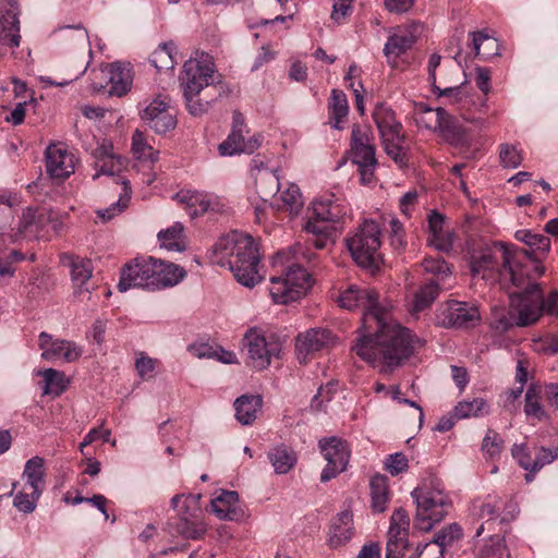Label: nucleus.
I'll use <instances>...</instances> for the list:
<instances>
[{
    "label": "nucleus",
    "mask_w": 558,
    "mask_h": 558,
    "mask_svg": "<svg viewBox=\"0 0 558 558\" xmlns=\"http://www.w3.org/2000/svg\"><path fill=\"white\" fill-rule=\"evenodd\" d=\"M409 558H444V550L437 542H428L416 547V553Z\"/></svg>",
    "instance_id": "nucleus-64"
},
{
    "label": "nucleus",
    "mask_w": 558,
    "mask_h": 558,
    "mask_svg": "<svg viewBox=\"0 0 558 558\" xmlns=\"http://www.w3.org/2000/svg\"><path fill=\"white\" fill-rule=\"evenodd\" d=\"M445 216L433 210L427 217V243L439 252H450L453 247L454 232L445 229Z\"/></svg>",
    "instance_id": "nucleus-24"
},
{
    "label": "nucleus",
    "mask_w": 558,
    "mask_h": 558,
    "mask_svg": "<svg viewBox=\"0 0 558 558\" xmlns=\"http://www.w3.org/2000/svg\"><path fill=\"white\" fill-rule=\"evenodd\" d=\"M251 365L256 369L267 368L274 356L280 352V344L275 339H267L257 327L250 328L244 335Z\"/></svg>",
    "instance_id": "nucleus-14"
},
{
    "label": "nucleus",
    "mask_w": 558,
    "mask_h": 558,
    "mask_svg": "<svg viewBox=\"0 0 558 558\" xmlns=\"http://www.w3.org/2000/svg\"><path fill=\"white\" fill-rule=\"evenodd\" d=\"M141 117L158 134H165L177 125L174 109L160 97L153 99Z\"/></svg>",
    "instance_id": "nucleus-17"
},
{
    "label": "nucleus",
    "mask_w": 558,
    "mask_h": 558,
    "mask_svg": "<svg viewBox=\"0 0 558 558\" xmlns=\"http://www.w3.org/2000/svg\"><path fill=\"white\" fill-rule=\"evenodd\" d=\"M389 240L395 250H403L407 245L405 231L403 225L397 219L391 218L389 221Z\"/></svg>",
    "instance_id": "nucleus-62"
},
{
    "label": "nucleus",
    "mask_w": 558,
    "mask_h": 558,
    "mask_svg": "<svg viewBox=\"0 0 558 558\" xmlns=\"http://www.w3.org/2000/svg\"><path fill=\"white\" fill-rule=\"evenodd\" d=\"M267 457L275 470V473L279 475L289 473L298 462L296 452L284 445L271 448L268 451Z\"/></svg>",
    "instance_id": "nucleus-35"
},
{
    "label": "nucleus",
    "mask_w": 558,
    "mask_h": 558,
    "mask_svg": "<svg viewBox=\"0 0 558 558\" xmlns=\"http://www.w3.org/2000/svg\"><path fill=\"white\" fill-rule=\"evenodd\" d=\"M345 245L353 260L363 268H378L383 263L380 253L381 229L372 220H364L345 238Z\"/></svg>",
    "instance_id": "nucleus-8"
},
{
    "label": "nucleus",
    "mask_w": 558,
    "mask_h": 558,
    "mask_svg": "<svg viewBox=\"0 0 558 558\" xmlns=\"http://www.w3.org/2000/svg\"><path fill=\"white\" fill-rule=\"evenodd\" d=\"M462 536V530L461 527L453 523L446 527H444L441 531H439L433 542H437L439 544L440 548L445 551V548L447 546H450L453 542L460 539Z\"/></svg>",
    "instance_id": "nucleus-61"
},
{
    "label": "nucleus",
    "mask_w": 558,
    "mask_h": 558,
    "mask_svg": "<svg viewBox=\"0 0 558 558\" xmlns=\"http://www.w3.org/2000/svg\"><path fill=\"white\" fill-rule=\"evenodd\" d=\"M177 48L172 41L160 44L150 56V63L158 70H171L174 68Z\"/></svg>",
    "instance_id": "nucleus-44"
},
{
    "label": "nucleus",
    "mask_w": 558,
    "mask_h": 558,
    "mask_svg": "<svg viewBox=\"0 0 558 558\" xmlns=\"http://www.w3.org/2000/svg\"><path fill=\"white\" fill-rule=\"evenodd\" d=\"M39 374L45 380V395L60 396L66 389L69 381L66 380L63 372H59L53 368H47L39 372Z\"/></svg>",
    "instance_id": "nucleus-48"
},
{
    "label": "nucleus",
    "mask_w": 558,
    "mask_h": 558,
    "mask_svg": "<svg viewBox=\"0 0 558 558\" xmlns=\"http://www.w3.org/2000/svg\"><path fill=\"white\" fill-rule=\"evenodd\" d=\"M199 494H181L171 499L178 520L171 523L173 532L187 539H199L207 532V524L202 520Z\"/></svg>",
    "instance_id": "nucleus-9"
},
{
    "label": "nucleus",
    "mask_w": 558,
    "mask_h": 558,
    "mask_svg": "<svg viewBox=\"0 0 558 558\" xmlns=\"http://www.w3.org/2000/svg\"><path fill=\"white\" fill-rule=\"evenodd\" d=\"M38 338L41 357L46 361L56 362L62 360L71 363L76 361L82 354L81 349L72 341L54 339L46 331L40 332Z\"/></svg>",
    "instance_id": "nucleus-16"
},
{
    "label": "nucleus",
    "mask_w": 558,
    "mask_h": 558,
    "mask_svg": "<svg viewBox=\"0 0 558 558\" xmlns=\"http://www.w3.org/2000/svg\"><path fill=\"white\" fill-rule=\"evenodd\" d=\"M93 274L92 262L86 258H75L72 262L71 276L73 283L80 289L90 279Z\"/></svg>",
    "instance_id": "nucleus-52"
},
{
    "label": "nucleus",
    "mask_w": 558,
    "mask_h": 558,
    "mask_svg": "<svg viewBox=\"0 0 558 558\" xmlns=\"http://www.w3.org/2000/svg\"><path fill=\"white\" fill-rule=\"evenodd\" d=\"M38 231L39 229L36 210L32 207H28L23 211L20 218L17 233L21 236H37Z\"/></svg>",
    "instance_id": "nucleus-57"
},
{
    "label": "nucleus",
    "mask_w": 558,
    "mask_h": 558,
    "mask_svg": "<svg viewBox=\"0 0 558 558\" xmlns=\"http://www.w3.org/2000/svg\"><path fill=\"white\" fill-rule=\"evenodd\" d=\"M441 138L452 146H463L469 143L466 130L458 122V120L447 111L441 120L437 132Z\"/></svg>",
    "instance_id": "nucleus-32"
},
{
    "label": "nucleus",
    "mask_w": 558,
    "mask_h": 558,
    "mask_svg": "<svg viewBox=\"0 0 558 558\" xmlns=\"http://www.w3.org/2000/svg\"><path fill=\"white\" fill-rule=\"evenodd\" d=\"M186 272L177 264L154 257H136L125 264L118 283L120 292L132 288L161 290L177 286Z\"/></svg>",
    "instance_id": "nucleus-4"
},
{
    "label": "nucleus",
    "mask_w": 558,
    "mask_h": 558,
    "mask_svg": "<svg viewBox=\"0 0 558 558\" xmlns=\"http://www.w3.org/2000/svg\"><path fill=\"white\" fill-rule=\"evenodd\" d=\"M518 511L517 505L510 502L507 507L501 498L494 497L488 498L478 508V517L486 519L485 523L481 524L476 531V536H480L484 530H492V525L499 520V523L510 521L514 518V513Z\"/></svg>",
    "instance_id": "nucleus-19"
},
{
    "label": "nucleus",
    "mask_w": 558,
    "mask_h": 558,
    "mask_svg": "<svg viewBox=\"0 0 558 558\" xmlns=\"http://www.w3.org/2000/svg\"><path fill=\"white\" fill-rule=\"evenodd\" d=\"M374 122L379 131L386 154L400 167L408 165L409 158L402 144L404 141L402 124L397 121L395 111L379 104L373 111Z\"/></svg>",
    "instance_id": "nucleus-11"
},
{
    "label": "nucleus",
    "mask_w": 558,
    "mask_h": 558,
    "mask_svg": "<svg viewBox=\"0 0 558 558\" xmlns=\"http://www.w3.org/2000/svg\"><path fill=\"white\" fill-rule=\"evenodd\" d=\"M214 262L228 267L244 287L253 288L264 279L258 243L247 233L232 231L221 236L214 246Z\"/></svg>",
    "instance_id": "nucleus-2"
},
{
    "label": "nucleus",
    "mask_w": 558,
    "mask_h": 558,
    "mask_svg": "<svg viewBox=\"0 0 558 558\" xmlns=\"http://www.w3.org/2000/svg\"><path fill=\"white\" fill-rule=\"evenodd\" d=\"M499 160L504 168L515 169L522 160V154L517 146L505 143L499 146Z\"/></svg>",
    "instance_id": "nucleus-56"
},
{
    "label": "nucleus",
    "mask_w": 558,
    "mask_h": 558,
    "mask_svg": "<svg viewBox=\"0 0 558 558\" xmlns=\"http://www.w3.org/2000/svg\"><path fill=\"white\" fill-rule=\"evenodd\" d=\"M353 534V513L351 510H343L335 517L330 524L328 545L330 548L342 547L351 541Z\"/></svg>",
    "instance_id": "nucleus-26"
},
{
    "label": "nucleus",
    "mask_w": 558,
    "mask_h": 558,
    "mask_svg": "<svg viewBox=\"0 0 558 558\" xmlns=\"http://www.w3.org/2000/svg\"><path fill=\"white\" fill-rule=\"evenodd\" d=\"M255 185L260 197L266 199L279 191V177L275 170L258 169L255 175Z\"/></svg>",
    "instance_id": "nucleus-42"
},
{
    "label": "nucleus",
    "mask_w": 558,
    "mask_h": 558,
    "mask_svg": "<svg viewBox=\"0 0 558 558\" xmlns=\"http://www.w3.org/2000/svg\"><path fill=\"white\" fill-rule=\"evenodd\" d=\"M132 81L130 70L119 62H113L100 66L98 72H95L93 87L95 90L121 97L131 89Z\"/></svg>",
    "instance_id": "nucleus-13"
},
{
    "label": "nucleus",
    "mask_w": 558,
    "mask_h": 558,
    "mask_svg": "<svg viewBox=\"0 0 558 558\" xmlns=\"http://www.w3.org/2000/svg\"><path fill=\"white\" fill-rule=\"evenodd\" d=\"M524 412L527 416L534 417L537 421H543L547 414L539 402L538 391L534 387H530L525 393Z\"/></svg>",
    "instance_id": "nucleus-54"
},
{
    "label": "nucleus",
    "mask_w": 558,
    "mask_h": 558,
    "mask_svg": "<svg viewBox=\"0 0 558 558\" xmlns=\"http://www.w3.org/2000/svg\"><path fill=\"white\" fill-rule=\"evenodd\" d=\"M235 418L242 425H251L263 407L260 396L243 395L234 401Z\"/></svg>",
    "instance_id": "nucleus-33"
},
{
    "label": "nucleus",
    "mask_w": 558,
    "mask_h": 558,
    "mask_svg": "<svg viewBox=\"0 0 558 558\" xmlns=\"http://www.w3.org/2000/svg\"><path fill=\"white\" fill-rule=\"evenodd\" d=\"M504 449V440L498 433L488 429L482 444V451L486 458L496 460Z\"/></svg>",
    "instance_id": "nucleus-53"
},
{
    "label": "nucleus",
    "mask_w": 558,
    "mask_h": 558,
    "mask_svg": "<svg viewBox=\"0 0 558 558\" xmlns=\"http://www.w3.org/2000/svg\"><path fill=\"white\" fill-rule=\"evenodd\" d=\"M131 186L128 181H122V192L120 193L119 199L111 204L108 208L97 210V216L102 221L111 220L117 215L121 214L129 206L131 199Z\"/></svg>",
    "instance_id": "nucleus-49"
},
{
    "label": "nucleus",
    "mask_w": 558,
    "mask_h": 558,
    "mask_svg": "<svg viewBox=\"0 0 558 558\" xmlns=\"http://www.w3.org/2000/svg\"><path fill=\"white\" fill-rule=\"evenodd\" d=\"M472 36V50L476 57L483 60H489L494 56L499 54L498 40L484 32H473Z\"/></svg>",
    "instance_id": "nucleus-39"
},
{
    "label": "nucleus",
    "mask_w": 558,
    "mask_h": 558,
    "mask_svg": "<svg viewBox=\"0 0 558 558\" xmlns=\"http://www.w3.org/2000/svg\"><path fill=\"white\" fill-rule=\"evenodd\" d=\"M337 301L348 311L364 310L360 336L352 350L378 367L380 373L387 374L401 366L421 343L409 328L392 320L389 313L379 306L375 290L350 284Z\"/></svg>",
    "instance_id": "nucleus-1"
},
{
    "label": "nucleus",
    "mask_w": 558,
    "mask_h": 558,
    "mask_svg": "<svg viewBox=\"0 0 558 558\" xmlns=\"http://www.w3.org/2000/svg\"><path fill=\"white\" fill-rule=\"evenodd\" d=\"M1 40L10 47H19L21 41L17 12L11 7L0 9Z\"/></svg>",
    "instance_id": "nucleus-28"
},
{
    "label": "nucleus",
    "mask_w": 558,
    "mask_h": 558,
    "mask_svg": "<svg viewBox=\"0 0 558 558\" xmlns=\"http://www.w3.org/2000/svg\"><path fill=\"white\" fill-rule=\"evenodd\" d=\"M263 136L255 134L245 140L244 132L231 130L228 137L219 145L218 149L222 156L235 154H253L262 145Z\"/></svg>",
    "instance_id": "nucleus-25"
},
{
    "label": "nucleus",
    "mask_w": 558,
    "mask_h": 558,
    "mask_svg": "<svg viewBox=\"0 0 558 558\" xmlns=\"http://www.w3.org/2000/svg\"><path fill=\"white\" fill-rule=\"evenodd\" d=\"M409 468V460L407 456L402 452H396L393 454L388 456L385 461V469L392 476L399 475L403 473Z\"/></svg>",
    "instance_id": "nucleus-63"
},
{
    "label": "nucleus",
    "mask_w": 558,
    "mask_h": 558,
    "mask_svg": "<svg viewBox=\"0 0 558 558\" xmlns=\"http://www.w3.org/2000/svg\"><path fill=\"white\" fill-rule=\"evenodd\" d=\"M211 512L223 521H241L245 517V510L235 490H221L210 501Z\"/></svg>",
    "instance_id": "nucleus-22"
},
{
    "label": "nucleus",
    "mask_w": 558,
    "mask_h": 558,
    "mask_svg": "<svg viewBox=\"0 0 558 558\" xmlns=\"http://www.w3.org/2000/svg\"><path fill=\"white\" fill-rule=\"evenodd\" d=\"M157 365V360L148 356L144 352H140L135 360V369L138 377L143 380H147L153 378L155 368Z\"/></svg>",
    "instance_id": "nucleus-60"
},
{
    "label": "nucleus",
    "mask_w": 558,
    "mask_h": 558,
    "mask_svg": "<svg viewBox=\"0 0 558 558\" xmlns=\"http://www.w3.org/2000/svg\"><path fill=\"white\" fill-rule=\"evenodd\" d=\"M40 495L41 494H36L31 489H26L24 486L23 489L15 495L13 506L21 512L32 513L36 509Z\"/></svg>",
    "instance_id": "nucleus-55"
},
{
    "label": "nucleus",
    "mask_w": 558,
    "mask_h": 558,
    "mask_svg": "<svg viewBox=\"0 0 558 558\" xmlns=\"http://www.w3.org/2000/svg\"><path fill=\"white\" fill-rule=\"evenodd\" d=\"M47 172L56 179H65L74 173L75 157L62 144H52L46 150Z\"/></svg>",
    "instance_id": "nucleus-21"
},
{
    "label": "nucleus",
    "mask_w": 558,
    "mask_h": 558,
    "mask_svg": "<svg viewBox=\"0 0 558 558\" xmlns=\"http://www.w3.org/2000/svg\"><path fill=\"white\" fill-rule=\"evenodd\" d=\"M331 341V332L324 328H312L300 333L295 341L299 360L305 363L308 356L328 347Z\"/></svg>",
    "instance_id": "nucleus-23"
},
{
    "label": "nucleus",
    "mask_w": 558,
    "mask_h": 558,
    "mask_svg": "<svg viewBox=\"0 0 558 558\" xmlns=\"http://www.w3.org/2000/svg\"><path fill=\"white\" fill-rule=\"evenodd\" d=\"M422 267L425 272L434 276L430 280L439 281V284H444L445 279L451 275L448 264L441 257H426L422 262Z\"/></svg>",
    "instance_id": "nucleus-51"
},
{
    "label": "nucleus",
    "mask_w": 558,
    "mask_h": 558,
    "mask_svg": "<svg viewBox=\"0 0 558 558\" xmlns=\"http://www.w3.org/2000/svg\"><path fill=\"white\" fill-rule=\"evenodd\" d=\"M371 507L374 512H384L390 500L388 478L385 475L376 474L371 478Z\"/></svg>",
    "instance_id": "nucleus-36"
},
{
    "label": "nucleus",
    "mask_w": 558,
    "mask_h": 558,
    "mask_svg": "<svg viewBox=\"0 0 558 558\" xmlns=\"http://www.w3.org/2000/svg\"><path fill=\"white\" fill-rule=\"evenodd\" d=\"M524 283L519 293L511 294V304L518 313V326H529L536 323L544 312V296L539 284L535 281L537 272L533 268L523 269Z\"/></svg>",
    "instance_id": "nucleus-10"
},
{
    "label": "nucleus",
    "mask_w": 558,
    "mask_h": 558,
    "mask_svg": "<svg viewBox=\"0 0 558 558\" xmlns=\"http://www.w3.org/2000/svg\"><path fill=\"white\" fill-rule=\"evenodd\" d=\"M477 558H511L505 537L498 534L490 536L481 547Z\"/></svg>",
    "instance_id": "nucleus-50"
},
{
    "label": "nucleus",
    "mask_w": 558,
    "mask_h": 558,
    "mask_svg": "<svg viewBox=\"0 0 558 558\" xmlns=\"http://www.w3.org/2000/svg\"><path fill=\"white\" fill-rule=\"evenodd\" d=\"M416 502V519L420 527L429 530L447 514L449 501L441 481L429 475L412 492Z\"/></svg>",
    "instance_id": "nucleus-7"
},
{
    "label": "nucleus",
    "mask_w": 558,
    "mask_h": 558,
    "mask_svg": "<svg viewBox=\"0 0 558 558\" xmlns=\"http://www.w3.org/2000/svg\"><path fill=\"white\" fill-rule=\"evenodd\" d=\"M23 478L26 480L25 487L36 494H41L45 488V461L41 457L35 456L27 460L23 471Z\"/></svg>",
    "instance_id": "nucleus-34"
},
{
    "label": "nucleus",
    "mask_w": 558,
    "mask_h": 558,
    "mask_svg": "<svg viewBox=\"0 0 558 558\" xmlns=\"http://www.w3.org/2000/svg\"><path fill=\"white\" fill-rule=\"evenodd\" d=\"M174 199L184 206L192 218L202 216L209 210L218 211L220 209L219 198L204 192L181 190L174 195Z\"/></svg>",
    "instance_id": "nucleus-20"
},
{
    "label": "nucleus",
    "mask_w": 558,
    "mask_h": 558,
    "mask_svg": "<svg viewBox=\"0 0 558 558\" xmlns=\"http://www.w3.org/2000/svg\"><path fill=\"white\" fill-rule=\"evenodd\" d=\"M319 448L327 461L320 481L328 482L345 470L350 459V450L347 442L337 437L319 440Z\"/></svg>",
    "instance_id": "nucleus-15"
},
{
    "label": "nucleus",
    "mask_w": 558,
    "mask_h": 558,
    "mask_svg": "<svg viewBox=\"0 0 558 558\" xmlns=\"http://www.w3.org/2000/svg\"><path fill=\"white\" fill-rule=\"evenodd\" d=\"M275 275L270 277L269 292L277 304H289L300 300L312 287L311 275L291 262L289 251L278 252L271 260Z\"/></svg>",
    "instance_id": "nucleus-6"
},
{
    "label": "nucleus",
    "mask_w": 558,
    "mask_h": 558,
    "mask_svg": "<svg viewBox=\"0 0 558 558\" xmlns=\"http://www.w3.org/2000/svg\"><path fill=\"white\" fill-rule=\"evenodd\" d=\"M279 199L281 202V204L278 205L279 209L289 213L291 216L298 215L303 208L302 195L296 184H289L288 187L280 193Z\"/></svg>",
    "instance_id": "nucleus-47"
},
{
    "label": "nucleus",
    "mask_w": 558,
    "mask_h": 558,
    "mask_svg": "<svg viewBox=\"0 0 558 558\" xmlns=\"http://www.w3.org/2000/svg\"><path fill=\"white\" fill-rule=\"evenodd\" d=\"M439 281L428 280L420 287L414 295L412 312L420 313L429 307L437 299L439 291L444 288Z\"/></svg>",
    "instance_id": "nucleus-41"
},
{
    "label": "nucleus",
    "mask_w": 558,
    "mask_h": 558,
    "mask_svg": "<svg viewBox=\"0 0 558 558\" xmlns=\"http://www.w3.org/2000/svg\"><path fill=\"white\" fill-rule=\"evenodd\" d=\"M446 110L441 107L432 108L424 102H417L414 106L413 118L416 125L433 132H438Z\"/></svg>",
    "instance_id": "nucleus-31"
},
{
    "label": "nucleus",
    "mask_w": 558,
    "mask_h": 558,
    "mask_svg": "<svg viewBox=\"0 0 558 558\" xmlns=\"http://www.w3.org/2000/svg\"><path fill=\"white\" fill-rule=\"evenodd\" d=\"M216 65L214 58L204 51L196 50L184 62L180 75V87L189 112L202 116L210 106V101L199 98L201 92L214 82Z\"/></svg>",
    "instance_id": "nucleus-5"
},
{
    "label": "nucleus",
    "mask_w": 558,
    "mask_h": 558,
    "mask_svg": "<svg viewBox=\"0 0 558 558\" xmlns=\"http://www.w3.org/2000/svg\"><path fill=\"white\" fill-rule=\"evenodd\" d=\"M409 535H388L386 558H403L409 548Z\"/></svg>",
    "instance_id": "nucleus-59"
},
{
    "label": "nucleus",
    "mask_w": 558,
    "mask_h": 558,
    "mask_svg": "<svg viewBox=\"0 0 558 558\" xmlns=\"http://www.w3.org/2000/svg\"><path fill=\"white\" fill-rule=\"evenodd\" d=\"M410 518L402 508L396 509L390 518L388 535H409Z\"/></svg>",
    "instance_id": "nucleus-58"
},
{
    "label": "nucleus",
    "mask_w": 558,
    "mask_h": 558,
    "mask_svg": "<svg viewBox=\"0 0 558 558\" xmlns=\"http://www.w3.org/2000/svg\"><path fill=\"white\" fill-rule=\"evenodd\" d=\"M533 268L537 276L543 275V268L530 259L526 251L512 244L498 242L495 251L485 250L471 257V274L487 281L508 278L513 286L524 283L523 269Z\"/></svg>",
    "instance_id": "nucleus-3"
},
{
    "label": "nucleus",
    "mask_w": 558,
    "mask_h": 558,
    "mask_svg": "<svg viewBox=\"0 0 558 558\" xmlns=\"http://www.w3.org/2000/svg\"><path fill=\"white\" fill-rule=\"evenodd\" d=\"M328 119L332 129L343 130L349 113L347 95L340 89H332L328 100Z\"/></svg>",
    "instance_id": "nucleus-30"
},
{
    "label": "nucleus",
    "mask_w": 558,
    "mask_h": 558,
    "mask_svg": "<svg viewBox=\"0 0 558 558\" xmlns=\"http://www.w3.org/2000/svg\"><path fill=\"white\" fill-rule=\"evenodd\" d=\"M489 412V407L485 399L474 398L473 400L460 401L453 409V416L457 420L477 417Z\"/></svg>",
    "instance_id": "nucleus-45"
},
{
    "label": "nucleus",
    "mask_w": 558,
    "mask_h": 558,
    "mask_svg": "<svg viewBox=\"0 0 558 558\" xmlns=\"http://www.w3.org/2000/svg\"><path fill=\"white\" fill-rule=\"evenodd\" d=\"M132 154L138 160L153 163L158 159L159 151L149 144L144 132L136 130L132 135Z\"/></svg>",
    "instance_id": "nucleus-43"
},
{
    "label": "nucleus",
    "mask_w": 558,
    "mask_h": 558,
    "mask_svg": "<svg viewBox=\"0 0 558 558\" xmlns=\"http://www.w3.org/2000/svg\"><path fill=\"white\" fill-rule=\"evenodd\" d=\"M162 248L173 252H183L186 248L184 228L181 222H174L171 227L161 230L157 234Z\"/></svg>",
    "instance_id": "nucleus-37"
},
{
    "label": "nucleus",
    "mask_w": 558,
    "mask_h": 558,
    "mask_svg": "<svg viewBox=\"0 0 558 558\" xmlns=\"http://www.w3.org/2000/svg\"><path fill=\"white\" fill-rule=\"evenodd\" d=\"M347 214L345 207L333 194L324 195L313 202V216L328 222L339 221Z\"/></svg>",
    "instance_id": "nucleus-29"
},
{
    "label": "nucleus",
    "mask_w": 558,
    "mask_h": 558,
    "mask_svg": "<svg viewBox=\"0 0 558 558\" xmlns=\"http://www.w3.org/2000/svg\"><path fill=\"white\" fill-rule=\"evenodd\" d=\"M416 41V36L410 28H398L387 39L384 47V54L392 66L396 65L400 56L410 50Z\"/></svg>",
    "instance_id": "nucleus-27"
},
{
    "label": "nucleus",
    "mask_w": 558,
    "mask_h": 558,
    "mask_svg": "<svg viewBox=\"0 0 558 558\" xmlns=\"http://www.w3.org/2000/svg\"><path fill=\"white\" fill-rule=\"evenodd\" d=\"M373 135L368 129L353 125L351 131L350 153L351 160L357 166L362 184L374 181V172L377 166Z\"/></svg>",
    "instance_id": "nucleus-12"
},
{
    "label": "nucleus",
    "mask_w": 558,
    "mask_h": 558,
    "mask_svg": "<svg viewBox=\"0 0 558 558\" xmlns=\"http://www.w3.org/2000/svg\"><path fill=\"white\" fill-rule=\"evenodd\" d=\"M515 240L524 243L526 246L531 248V251H527V254L530 256V259L535 262L539 267L544 269L542 265L537 263V260L533 257L534 252H548L550 248V240L541 233H534L531 230L522 229L518 230L514 233Z\"/></svg>",
    "instance_id": "nucleus-38"
},
{
    "label": "nucleus",
    "mask_w": 558,
    "mask_h": 558,
    "mask_svg": "<svg viewBox=\"0 0 558 558\" xmlns=\"http://www.w3.org/2000/svg\"><path fill=\"white\" fill-rule=\"evenodd\" d=\"M441 325L445 327H471L481 318L478 308L465 302L448 301L441 311Z\"/></svg>",
    "instance_id": "nucleus-18"
},
{
    "label": "nucleus",
    "mask_w": 558,
    "mask_h": 558,
    "mask_svg": "<svg viewBox=\"0 0 558 558\" xmlns=\"http://www.w3.org/2000/svg\"><path fill=\"white\" fill-rule=\"evenodd\" d=\"M95 157L98 162H102L98 165L99 172L96 173L93 178H98L99 174H108L113 175L116 171L120 169L121 162L119 158L113 154L112 144L109 142H104L96 150Z\"/></svg>",
    "instance_id": "nucleus-40"
},
{
    "label": "nucleus",
    "mask_w": 558,
    "mask_h": 558,
    "mask_svg": "<svg viewBox=\"0 0 558 558\" xmlns=\"http://www.w3.org/2000/svg\"><path fill=\"white\" fill-rule=\"evenodd\" d=\"M305 231L315 236L313 244L316 248L322 250L326 247L330 240L332 227L330 226V222L313 216L306 222Z\"/></svg>",
    "instance_id": "nucleus-46"
}]
</instances>
